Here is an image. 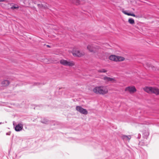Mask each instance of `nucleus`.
I'll list each match as a JSON object with an SVG mask.
<instances>
[{
    "instance_id": "f3484780",
    "label": "nucleus",
    "mask_w": 159,
    "mask_h": 159,
    "mask_svg": "<svg viewBox=\"0 0 159 159\" xmlns=\"http://www.w3.org/2000/svg\"><path fill=\"white\" fill-rule=\"evenodd\" d=\"M41 122L43 123H46L48 122V120L46 119H44L43 120H42Z\"/></svg>"
},
{
    "instance_id": "f8f14e48",
    "label": "nucleus",
    "mask_w": 159,
    "mask_h": 159,
    "mask_svg": "<svg viewBox=\"0 0 159 159\" xmlns=\"http://www.w3.org/2000/svg\"><path fill=\"white\" fill-rule=\"evenodd\" d=\"M37 6L40 9H46L48 8V6L46 4H38Z\"/></svg>"
},
{
    "instance_id": "0eeeda50",
    "label": "nucleus",
    "mask_w": 159,
    "mask_h": 159,
    "mask_svg": "<svg viewBox=\"0 0 159 159\" xmlns=\"http://www.w3.org/2000/svg\"><path fill=\"white\" fill-rule=\"evenodd\" d=\"M73 55L74 56L80 57L84 55V54L80 52L78 50L74 49L73 50Z\"/></svg>"
},
{
    "instance_id": "a878e982",
    "label": "nucleus",
    "mask_w": 159,
    "mask_h": 159,
    "mask_svg": "<svg viewBox=\"0 0 159 159\" xmlns=\"http://www.w3.org/2000/svg\"><path fill=\"white\" fill-rule=\"evenodd\" d=\"M6 134L7 135H9V134H8V133H7Z\"/></svg>"
},
{
    "instance_id": "bb28decb",
    "label": "nucleus",
    "mask_w": 159,
    "mask_h": 159,
    "mask_svg": "<svg viewBox=\"0 0 159 159\" xmlns=\"http://www.w3.org/2000/svg\"><path fill=\"white\" fill-rule=\"evenodd\" d=\"M2 124V122H0V124Z\"/></svg>"
},
{
    "instance_id": "6e6552de",
    "label": "nucleus",
    "mask_w": 159,
    "mask_h": 159,
    "mask_svg": "<svg viewBox=\"0 0 159 159\" xmlns=\"http://www.w3.org/2000/svg\"><path fill=\"white\" fill-rule=\"evenodd\" d=\"M13 125L15 127V130L16 131H20L23 128V125L21 124H19L17 125H16L15 127V125L13 123Z\"/></svg>"
},
{
    "instance_id": "39448f33",
    "label": "nucleus",
    "mask_w": 159,
    "mask_h": 159,
    "mask_svg": "<svg viewBox=\"0 0 159 159\" xmlns=\"http://www.w3.org/2000/svg\"><path fill=\"white\" fill-rule=\"evenodd\" d=\"M76 109L77 111L82 114L86 115L88 114V111L87 110L85 109H84L81 106H76Z\"/></svg>"
},
{
    "instance_id": "5701e85b",
    "label": "nucleus",
    "mask_w": 159,
    "mask_h": 159,
    "mask_svg": "<svg viewBox=\"0 0 159 159\" xmlns=\"http://www.w3.org/2000/svg\"><path fill=\"white\" fill-rule=\"evenodd\" d=\"M123 12L125 14V13H127L128 12H127L126 11H123Z\"/></svg>"
},
{
    "instance_id": "aec40b11",
    "label": "nucleus",
    "mask_w": 159,
    "mask_h": 159,
    "mask_svg": "<svg viewBox=\"0 0 159 159\" xmlns=\"http://www.w3.org/2000/svg\"><path fill=\"white\" fill-rule=\"evenodd\" d=\"M81 0H77V4H80V2Z\"/></svg>"
},
{
    "instance_id": "423d86ee",
    "label": "nucleus",
    "mask_w": 159,
    "mask_h": 159,
    "mask_svg": "<svg viewBox=\"0 0 159 159\" xmlns=\"http://www.w3.org/2000/svg\"><path fill=\"white\" fill-rule=\"evenodd\" d=\"M125 91H128L130 93H132L136 92V89L134 86H129L126 88Z\"/></svg>"
},
{
    "instance_id": "f257e3e1",
    "label": "nucleus",
    "mask_w": 159,
    "mask_h": 159,
    "mask_svg": "<svg viewBox=\"0 0 159 159\" xmlns=\"http://www.w3.org/2000/svg\"><path fill=\"white\" fill-rule=\"evenodd\" d=\"M93 91L94 93L99 94H105L108 92L106 87L102 86H96L93 89Z\"/></svg>"
},
{
    "instance_id": "393cba45",
    "label": "nucleus",
    "mask_w": 159,
    "mask_h": 159,
    "mask_svg": "<svg viewBox=\"0 0 159 159\" xmlns=\"http://www.w3.org/2000/svg\"><path fill=\"white\" fill-rule=\"evenodd\" d=\"M47 47H50V46H49V45H47Z\"/></svg>"
},
{
    "instance_id": "ddd939ff",
    "label": "nucleus",
    "mask_w": 159,
    "mask_h": 159,
    "mask_svg": "<svg viewBox=\"0 0 159 159\" xmlns=\"http://www.w3.org/2000/svg\"><path fill=\"white\" fill-rule=\"evenodd\" d=\"M116 58L117 56L113 55H111L109 57L110 60L114 61H116Z\"/></svg>"
},
{
    "instance_id": "412c9836",
    "label": "nucleus",
    "mask_w": 159,
    "mask_h": 159,
    "mask_svg": "<svg viewBox=\"0 0 159 159\" xmlns=\"http://www.w3.org/2000/svg\"><path fill=\"white\" fill-rule=\"evenodd\" d=\"M130 16H134V17H138V16H136L134 14H131V15Z\"/></svg>"
},
{
    "instance_id": "4468645a",
    "label": "nucleus",
    "mask_w": 159,
    "mask_h": 159,
    "mask_svg": "<svg viewBox=\"0 0 159 159\" xmlns=\"http://www.w3.org/2000/svg\"><path fill=\"white\" fill-rule=\"evenodd\" d=\"M125 58L123 57L117 56L116 61H122L124 60Z\"/></svg>"
},
{
    "instance_id": "a211bd4d",
    "label": "nucleus",
    "mask_w": 159,
    "mask_h": 159,
    "mask_svg": "<svg viewBox=\"0 0 159 159\" xmlns=\"http://www.w3.org/2000/svg\"><path fill=\"white\" fill-rule=\"evenodd\" d=\"M19 8V7H18V6H13L11 7V8L13 9H16V8Z\"/></svg>"
},
{
    "instance_id": "20e7f679",
    "label": "nucleus",
    "mask_w": 159,
    "mask_h": 159,
    "mask_svg": "<svg viewBox=\"0 0 159 159\" xmlns=\"http://www.w3.org/2000/svg\"><path fill=\"white\" fill-rule=\"evenodd\" d=\"M87 48L89 51L91 52H98L97 49H99V47L97 46H95L93 44L89 45L87 46Z\"/></svg>"
},
{
    "instance_id": "dca6fc26",
    "label": "nucleus",
    "mask_w": 159,
    "mask_h": 159,
    "mask_svg": "<svg viewBox=\"0 0 159 159\" xmlns=\"http://www.w3.org/2000/svg\"><path fill=\"white\" fill-rule=\"evenodd\" d=\"M98 71L99 73H105L107 71V70L104 69H102L98 70Z\"/></svg>"
},
{
    "instance_id": "6ab92c4d",
    "label": "nucleus",
    "mask_w": 159,
    "mask_h": 159,
    "mask_svg": "<svg viewBox=\"0 0 159 159\" xmlns=\"http://www.w3.org/2000/svg\"><path fill=\"white\" fill-rule=\"evenodd\" d=\"M145 133L146 134L145 138H146V139H147L148 136L149 135V133L148 132H147L146 133Z\"/></svg>"
},
{
    "instance_id": "4be33fe9",
    "label": "nucleus",
    "mask_w": 159,
    "mask_h": 159,
    "mask_svg": "<svg viewBox=\"0 0 159 159\" xmlns=\"http://www.w3.org/2000/svg\"><path fill=\"white\" fill-rule=\"evenodd\" d=\"M125 15H127L129 16H130L131 15V13H125Z\"/></svg>"
},
{
    "instance_id": "9d476101",
    "label": "nucleus",
    "mask_w": 159,
    "mask_h": 159,
    "mask_svg": "<svg viewBox=\"0 0 159 159\" xmlns=\"http://www.w3.org/2000/svg\"><path fill=\"white\" fill-rule=\"evenodd\" d=\"M10 84V82L8 80H4L2 82V86L5 87L8 86Z\"/></svg>"
},
{
    "instance_id": "7ed1b4c3",
    "label": "nucleus",
    "mask_w": 159,
    "mask_h": 159,
    "mask_svg": "<svg viewBox=\"0 0 159 159\" xmlns=\"http://www.w3.org/2000/svg\"><path fill=\"white\" fill-rule=\"evenodd\" d=\"M60 63L62 65L69 66H72L75 65L74 62L72 61H67V60L61 59L60 60Z\"/></svg>"
},
{
    "instance_id": "2eb2a0df",
    "label": "nucleus",
    "mask_w": 159,
    "mask_h": 159,
    "mask_svg": "<svg viewBox=\"0 0 159 159\" xmlns=\"http://www.w3.org/2000/svg\"><path fill=\"white\" fill-rule=\"evenodd\" d=\"M128 22L131 24H133L134 23V20L131 18H130L129 19Z\"/></svg>"
},
{
    "instance_id": "1a4fd4ad",
    "label": "nucleus",
    "mask_w": 159,
    "mask_h": 159,
    "mask_svg": "<svg viewBox=\"0 0 159 159\" xmlns=\"http://www.w3.org/2000/svg\"><path fill=\"white\" fill-rule=\"evenodd\" d=\"M103 79L107 82L114 81H115L114 78H111L107 76H105L103 77Z\"/></svg>"
},
{
    "instance_id": "9b49d317",
    "label": "nucleus",
    "mask_w": 159,
    "mask_h": 159,
    "mask_svg": "<svg viewBox=\"0 0 159 159\" xmlns=\"http://www.w3.org/2000/svg\"><path fill=\"white\" fill-rule=\"evenodd\" d=\"M121 138L124 140H129L131 139V137L130 135H123L121 136Z\"/></svg>"
},
{
    "instance_id": "b1692460",
    "label": "nucleus",
    "mask_w": 159,
    "mask_h": 159,
    "mask_svg": "<svg viewBox=\"0 0 159 159\" xmlns=\"http://www.w3.org/2000/svg\"><path fill=\"white\" fill-rule=\"evenodd\" d=\"M5 0H0V2H3L5 1Z\"/></svg>"
},
{
    "instance_id": "f03ea898",
    "label": "nucleus",
    "mask_w": 159,
    "mask_h": 159,
    "mask_svg": "<svg viewBox=\"0 0 159 159\" xmlns=\"http://www.w3.org/2000/svg\"><path fill=\"white\" fill-rule=\"evenodd\" d=\"M144 90L149 93H154L156 94H159V89L154 87H145L144 88Z\"/></svg>"
}]
</instances>
